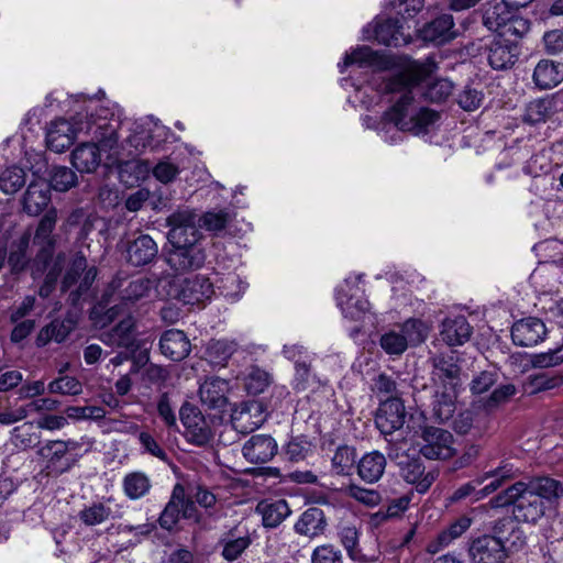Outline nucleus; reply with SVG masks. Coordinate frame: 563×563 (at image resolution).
<instances>
[{"instance_id": "nucleus-46", "label": "nucleus", "mask_w": 563, "mask_h": 563, "mask_svg": "<svg viewBox=\"0 0 563 563\" xmlns=\"http://www.w3.org/2000/svg\"><path fill=\"white\" fill-rule=\"evenodd\" d=\"M73 327L69 321L53 320L48 325L43 328L37 336L38 344H46L48 341L60 343L71 332Z\"/></svg>"}, {"instance_id": "nucleus-20", "label": "nucleus", "mask_w": 563, "mask_h": 563, "mask_svg": "<svg viewBox=\"0 0 563 563\" xmlns=\"http://www.w3.org/2000/svg\"><path fill=\"white\" fill-rule=\"evenodd\" d=\"M243 456L251 463L263 464L277 453L276 441L267 434H255L242 448Z\"/></svg>"}, {"instance_id": "nucleus-40", "label": "nucleus", "mask_w": 563, "mask_h": 563, "mask_svg": "<svg viewBox=\"0 0 563 563\" xmlns=\"http://www.w3.org/2000/svg\"><path fill=\"white\" fill-rule=\"evenodd\" d=\"M236 351V343L227 339L211 340L208 343L206 355L208 361L216 366H224Z\"/></svg>"}, {"instance_id": "nucleus-7", "label": "nucleus", "mask_w": 563, "mask_h": 563, "mask_svg": "<svg viewBox=\"0 0 563 563\" xmlns=\"http://www.w3.org/2000/svg\"><path fill=\"white\" fill-rule=\"evenodd\" d=\"M197 214L191 211L174 213L169 218L172 229L168 239L172 245L192 246L202 245V235L196 227Z\"/></svg>"}, {"instance_id": "nucleus-63", "label": "nucleus", "mask_w": 563, "mask_h": 563, "mask_svg": "<svg viewBox=\"0 0 563 563\" xmlns=\"http://www.w3.org/2000/svg\"><path fill=\"white\" fill-rule=\"evenodd\" d=\"M482 102L483 93L471 87H465L457 96V103L465 111H475Z\"/></svg>"}, {"instance_id": "nucleus-53", "label": "nucleus", "mask_w": 563, "mask_h": 563, "mask_svg": "<svg viewBox=\"0 0 563 563\" xmlns=\"http://www.w3.org/2000/svg\"><path fill=\"white\" fill-rule=\"evenodd\" d=\"M78 132H85L86 134L93 133L95 139L101 143H103L106 146L112 147L118 142L117 133L113 129L109 131V126L107 123L99 124V123H90L87 122V124L84 126L80 124L77 128Z\"/></svg>"}, {"instance_id": "nucleus-45", "label": "nucleus", "mask_w": 563, "mask_h": 563, "mask_svg": "<svg viewBox=\"0 0 563 563\" xmlns=\"http://www.w3.org/2000/svg\"><path fill=\"white\" fill-rule=\"evenodd\" d=\"M25 184V172L19 166H10L0 172V190L7 195L15 194Z\"/></svg>"}, {"instance_id": "nucleus-32", "label": "nucleus", "mask_w": 563, "mask_h": 563, "mask_svg": "<svg viewBox=\"0 0 563 563\" xmlns=\"http://www.w3.org/2000/svg\"><path fill=\"white\" fill-rule=\"evenodd\" d=\"M514 517H504L499 519L493 527L495 536L493 538L500 539L506 547L520 548L525 543L523 532L517 526Z\"/></svg>"}, {"instance_id": "nucleus-44", "label": "nucleus", "mask_w": 563, "mask_h": 563, "mask_svg": "<svg viewBox=\"0 0 563 563\" xmlns=\"http://www.w3.org/2000/svg\"><path fill=\"white\" fill-rule=\"evenodd\" d=\"M137 441L142 454H148L163 463H169L166 449L153 433L143 430L137 434Z\"/></svg>"}, {"instance_id": "nucleus-11", "label": "nucleus", "mask_w": 563, "mask_h": 563, "mask_svg": "<svg viewBox=\"0 0 563 563\" xmlns=\"http://www.w3.org/2000/svg\"><path fill=\"white\" fill-rule=\"evenodd\" d=\"M473 327L463 314H449L439 325V338L448 346H461L470 341Z\"/></svg>"}, {"instance_id": "nucleus-59", "label": "nucleus", "mask_w": 563, "mask_h": 563, "mask_svg": "<svg viewBox=\"0 0 563 563\" xmlns=\"http://www.w3.org/2000/svg\"><path fill=\"white\" fill-rule=\"evenodd\" d=\"M380 346L389 355H400L407 350L408 344L400 331L393 330L382 335Z\"/></svg>"}, {"instance_id": "nucleus-49", "label": "nucleus", "mask_w": 563, "mask_h": 563, "mask_svg": "<svg viewBox=\"0 0 563 563\" xmlns=\"http://www.w3.org/2000/svg\"><path fill=\"white\" fill-rule=\"evenodd\" d=\"M342 492L366 507H376L382 501V496L377 490L365 488L354 483L343 487Z\"/></svg>"}, {"instance_id": "nucleus-35", "label": "nucleus", "mask_w": 563, "mask_h": 563, "mask_svg": "<svg viewBox=\"0 0 563 563\" xmlns=\"http://www.w3.org/2000/svg\"><path fill=\"white\" fill-rule=\"evenodd\" d=\"M517 468L514 467L512 464L504 463L498 466L494 471L485 473V475L481 478L483 482L487 478H493L489 484L483 487L481 490H477L475 500H479L489 494L497 490L506 481L511 479L516 476Z\"/></svg>"}, {"instance_id": "nucleus-24", "label": "nucleus", "mask_w": 563, "mask_h": 563, "mask_svg": "<svg viewBox=\"0 0 563 563\" xmlns=\"http://www.w3.org/2000/svg\"><path fill=\"white\" fill-rule=\"evenodd\" d=\"M386 465V457L379 451L365 453L356 464L357 475L363 482L375 484L383 477Z\"/></svg>"}, {"instance_id": "nucleus-4", "label": "nucleus", "mask_w": 563, "mask_h": 563, "mask_svg": "<svg viewBox=\"0 0 563 563\" xmlns=\"http://www.w3.org/2000/svg\"><path fill=\"white\" fill-rule=\"evenodd\" d=\"M152 287L153 283L148 278L141 277L129 280L120 275L114 276L102 294L100 303L103 306L114 301H119V303L110 307L104 317L109 322L113 321L123 312V308H128L147 297Z\"/></svg>"}, {"instance_id": "nucleus-38", "label": "nucleus", "mask_w": 563, "mask_h": 563, "mask_svg": "<svg viewBox=\"0 0 563 563\" xmlns=\"http://www.w3.org/2000/svg\"><path fill=\"white\" fill-rule=\"evenodd\" d=\"M472 525V519L467 516H462L454 520L446 529L441 531L437 537V545L430 544L428 550L432 553L437 552L440 548L448 547L452 541L460 538Z\"/></svg>"}, {"instance_id": "nucleus-28", "label": "nucleus", "mask_w": 563, "mask_h": 563, "mask_svg": "<svg viewBox=\"0 0 563 563\" xmlns=\"http://www.w3.org/2000/svg\"><path fill=\"white\" fill-rule=\"evenodd\" d=\"M327 527L325 516L322 509L310 507L305 510L295 523V531L301 536L313 538L324 532Z\"/></svg>"}, {"instance_id": "nucleus-9", "label": "nucleus", "mask_w": 563, "mask_h": 563, "mask_svg": "<svg viewBox=\"0 0 563 563\" xmlns=\"http://www.w3.org/2000/svg\"><path fill=\"white\" fill-rule=\"evenodd\" d=\"M406 420V409L398 397H388L379 404L375 416V424L378 430L387 435L402 428Z\"/></svg>"}, {"instance_id": "nucleus-22", "label": "nucleus", "mask_w": 563, "mask_h": 563, "mask_svg": "<svg viewBox=\"0 0 563 563\" xmlns=\"http://www.w3.org/2000/svg\"><path fill=\"white\" fill-rule=\"evenodd\" d=\"M51 202V186L45 179L32 181L23 197V209L30 216L40 214Z\"/></svg>"}, {"instance_id": "nucleus-34", "label": "nucleus", "mask_w": 563, "mask_h": 563, "mask_svg": "<svg viewBox=\"0 0 563 563\" xmlns=\"http://www.w3.org/2000/svg\"><path fill=\"white\" fill-rule=\"evenodd\" d=\"M375 40L386 46H399L406 43L402 25L397 19H387L375 26Z\"/></svg>"}, {"instance_id": "nucleus-31", "label": "nucleus", "mask_w": 563, "mask_h": 563, "mask_svg": "<svg viewBox=\"0 0 563 563\" xmlns=\"http://www.w3.org/2000/svg\"><path fill=\"white\" fill-rule=\"evenodd\" d=\"M30 231H25L12 238L11 241L8 239L7 257L13 272H20L26 266L29 261L26 251L30 245Z\"/></svg>"}, {"instance_id": "nucleus-3", "label": "nucleus", "mask_w": 563, "mask_h": 563, "mask_svg": "<svg viewBox=\"0 0 563 563\" xmlns=\"http://www.w3.org/2000/svg\"><path fill=\"white\" fill-rule=\"evenodd\" d=\"M431 380L434 387L432 409L439 422L452 418L461 386V367L454 355H435L431 360Z\"/></svg>"}, {"instance_id": "nucleus-21", "label": "nucleus", "mask_w": 563, "mask_h": 563, "mask_svg": "<svg viewBox=\"0 0 563 563\" xmlns=\"http://www.w3.org/2000/svg\"><path fill=\"white\" fill-rule=\"evenodd\" d=\"M159 349L166 357L178 362L189 355L191 345L184 331L170 329L162 334Z\"/></svg>"}, {"instance_id": "nucleus-15", "label": "nucleus", "mask_w": 563, "mask_h": 563, "mask_svg": "<svg viewBox=\"0 0 563 563\" xmlns=\"http://www.w3.org/2000/svg\"><path fill=\"white\" fill-rule=\"evenodd\" d=\"M218 543L222 548V558L232 562L244 553L251 545L252 539L249 529L244 525L238 523L223 532Z\"/></svg>"}, {"instance_id": "nucleus-56", "label": "nucleus", "mask_w": 563, "mask_h": 563, "mask_svg": "<svg viewBox=\"0 0 563 563\" xmlns=\"http://www.w3.org/2000/svg\"><path fill=\"white\" fill-rule=\"evenodd\" d=\"M47 389L51 394L77 396L82 393V384L75 377L60 376L52 380Z\"/></svg>"}, {"instance_id": "nucleus-27", "label": "nucleus", "mask_w": 563, "mask_h": 563, "mask_svg": "<svg viewBox=\"0 0 563 563\" xmlns=\"http://www.w3.org/2000/svg\"><path fill=\"white\" fill-rule=\"evenodd\" d=\"M454 21L451 14H442L427 23L421 30L424 41L444 43L455 37Z\"/></svg>"}, {"instance_id": "nucleus-48", "label": "nucleus", "mask_w": 563, "mask_h": 563, "mask_svg": "<svg viewBox=\"0 0 563 563\" xmlns=\"http://www.w3.org/2000/svg\"><path fill=\"white\" fill-rule=\"evenodd\" d=\"M11 442L19 450H27L40 442V435L32 422H25L12 430Z\"/></svg>"}, {"instance_id": "nucleus-64", "label": "nucleus", "mask_w": 563, "mask_h": 563, "mask_svg": "<svg viewBox=\"0 0 563 563\" xmlns=\"http://www.w3.org/2000/svg\"><path fill=\"white\" fill-rule=\"evenodd\" d=\"M178 174V166L170 161H162L153 168L154 177L163 184L173 181Z\"/></svg>"}, {"instance_id": "nucleus-16", "label": "nucleus", "mask_w": 563, "mask_h": 563, "mask_svg": "<svg viewBox=\"0 0 563 563\" xmlns=\"http://www.w3.org/2000/svg\"><path fill=\"white\" fill-rule=\"evenodd\" d=\"M547 335L544 322L536 317L516 321L511 327V339L518 346H533L542 342Z\"/></svg>"}, {"instance_id": "nucleus-62", "label": "nucleus", "mask_w": 563, "mask_h": 563, "mask_svg": "<svg viewBox=\"0 0 563 563\" xmlns=\"http://www.w3.org/2000/svg\"><path fill=\"white\" fill-rule=\"evenodd\" d=\"M229 220V213L223 210H220L206 212L202 217L199 218V223L208 231L218 232L225 228Z\"/></svg>"}, {"instance_id": "nucleus-12", "label": "nucleus", "mask_w": 563, "mask_h": 563, "mask_svg": "<svg viewBox=\"0 0 563 563\" xmlns=\"http://www.w3.org/2000/svg\"><path fill=\"white\" fill-rule=\"evenodd\" d=\"M468 555L471 563H503L506 558V545L500 539L482 536L471 542Z\"/></svg>"}, {"instance_id": "nucleus-30", "label": "nucleus", "mask_w": 563, "mask_h": 563, "mask_svg": "<svg viewBox=\"0 0 563 563\" xmlns=\"http://www.w3.org/2000/svg\"><path fill=\"white\" fill-rule=\"evenodd\" d=\"M256 511L267 528L278 527L291 512L285 499L263 500L258 503Z\"/></svg>"}, {"instance_id": "nucleus-55", "label": "nucleus", "mask_w": 563, "mask_h": 563, "mask_svg": "<svg viewBox=\"0 0 563 563\" xmlns=\"http://www.w3.org/2000/svg\"><path fill=\"white\" fill-rule=\"evenodd\" d=\"M179 489L180 494L184 493L180 486H176L172 499L165 506L163 512L159 516V525L162 528L170 530L178 522L180 518V505L177 503V490Z\"/></svg>"}, {"instance_id": "nucleus-10", "label": "nucleus", "mask_w": 563, "mask_h": 563, "mask_svg": "<svg viewBox=\"0 0 563 563\" xmlns=\"http://www.w3.org/2000/svg\"><path fill=\"white\" fill-rule=\"evenodd\" d=\"M266 420L264 406L261 401L250 400L242 402L231 413L233 428L240 433H251L258 429Z\"/></svg>"}, {"instance_id": "nucleus-51", "label": "nucleus", "mask_w": 563, "mask_h": 563, "mask_svg": "<svg viewBox=\"0 0 563 563\" xmlns=\"http://www.w3.org/2000/svg\"><path fill=\"white\" fill-rule=\"evenodd\" d=\"M112 515V510L103 503H95L79 511V519L86 526H96L107 521Z\"/></svg>"}, {"instance_id": "nucleus-23", "label": "nucleus", "mask_w": 563, "mask_h": 563, "mask_svg": "<svg viewBox=\"0 0 563 563\" xmlns=\"http://www.w3.org/2000/svg\"><path fill=\"white\" fill-rule=\"evenodd\" d=\"M76 131L65 119L53 121L46 133L47 147L56 153H63L74 143Z\"/></svg>"}, {"instance_id": "nucleus-57", "label": "nucleus", "mask_w": 563, "mask_h": 563, "mask_svg": "<svg viewBox=\"0 0 563 563\" xmlns=\"http://www.w3.org/2000/svg\"><path fill=\"white\" fill-rule=\"evenodd\" d=\"M269 384V374L260 367H252L245 377V388L253 395L263 393Z\"/></svg>"}, {"instance_id": "nucleus-1", "label": "nucleus", "mask_w": 563, "mask_h": 563, "mask_svg": "<svg viewBox=\"0 0 563 563\" xmlns=\"http://www.w3.org/2000/svg\"><path fill=\"white\" fill-rule=\"evenodd\" d=\"M435 69V62L432 58H427L423 62H411L404 71L395 75L388 81L387 89L390 92H399L400 97L385 112L384 119L401 131L415 134L426 133L438 121L439 113L429 108L418 107L415 95L421 92L426 100L442 102L453 91L452 81L444 78L428 84L423 90L419 88L420 84Z\"/></svg>"}, {"instance_id": "nucleus-13", "label": "nucleus", "mask_w": 563, "mask_h": 563, "mask_svg": "<svg viewBox=\"0 0 563 563\" xmlns=\"http://www.w3.org/2000/svg\"><path fill=\"white\" fill-rule=\"evenodd\" d=\"M230 382L217 376L205 379L198 394L200 402L207 409L224 411L229 405Z\"/></svg>"}, {"instance_id": "nucleus-54", "label": "nucleus", "mask_w": 563, "mask_h": 563, "mask_svg": "<svg viewBox=\"0 0 563 563\" xmlns=\"http://www.w3.org/2000/svg\"><path fill=\"white\" fill-rule=\"evenodd\" d=\"M77 183V175L66 166H55L51 175V188L57 191H67Z\"/></svg>"}, {"instance_id": "nucleus-43", "label": "nucleus", "mask_w": 563, "mask_h": 563, "mask_svg": "<svg viewBox=\"0 0 563 563\" xmlns=\"http://www.w3.org/2000/svg\"><path fill=\"white\" fill-rule=\"evenodd\" d=\"M336 300L345 318L358 320L369 309V302L366 299L346 297L343 290H338Z\"/></svg>"}, {"instance_id": "nucleus-33", "label": "nucleus", "mask_w": 563, "mask_h": 563, "mask_svg": "<svg viewBox=\"0 0 563 563\" xmlns=\"http://www.w3.org/2000/svg\"><path fill=\"white\" fill-rule=\"evenodd\" d=\"M57 221V212L55 209H49L41 219L35 234L34 244L41 247L42 252L51 253L55 246V238L53 231Z\"/></svg>"}, {"instance_id": "nucleus-42", "label": "nucleus", "mask_w": 563, "mask_h": 563, "mask_svg": "<svg viewBox=\"0 0 563 563\" xmlns=\"http://www.w3.org/2000/svg\"><path fill=\"white\" fill-rule=\"evenodd\" d=\"M530 30L529 20L514 14L512 18L505 23L500 30H497L495 37L504 40H512L519 44V40L522 38Z\"/></svg>"}, {"instance_id": "nucleus-2", "label": "nucleus", "mask_w": 563, "mask_h": 563, "mask_svg": "<svg viewBox=\"0 0 563 563\" xmlns=\"http://www.w3.org/2000/svg\"><path fill=\"white\" fill-rule=\"evenodd\" d=\"M563 494L560 482L550 477H534L517 482L490 499L493 507L512 505L518 522L537 523L544 516V501L554 503Z\"/></svg>"}, {"instance_id": "nucleus-60", "label": "nucleus", "mask_w": 563, "mask_h": 563, "mask_svg": "<svg viewBox=\"0 0 563 563\" xmlns=\"http://www.w3.org/2000/svg\"><path fill=\"white\" fill-rule=\"evenodd\" d=\"M311 563H343V555L335 545L322 544L312 551Z\"/></svg>"}, {"instance_id": "nucleus-50", "label": "nucleus", "mask_w": 563, "mask_h": 563, "mask_svg": "<svg viewBox=\"0 0 563 563\" xmlns=\"http://www.w3.org/2000/svg\"><path fill=\"white\" fill-rule=\"evenodd\" d=\"M552 101L547 98L532 100L526 107L525 121L530 124L544 122L552 112Z\"/></svg>"}, {"instance_id": "nucleus-41", "label": "nucleus", "mask_w": 563, "mask_h": 563, "mask_svg": "<svg viewBox=\"0 0 563 563\" xmlns=\"http://www.w3.org/2000/svg\"><path fill=\"white\" fill-rule=\"evenodd\" d=\"M510 8L512 7L507 4L504 0L499 3L489 5L483 15L484 25L494 33L497 30H500V27L515 14Z\"/></svg>"}, {"instance_id": "nucleus-8", "label": "nucleus", "mask_w": 563, "mask_h": 563, "mask_svg": "<svg viewBox=\"0 0 563 563\" xmlns=\"http://www.w3.org/2000/svg\"><path fill=\"white\" fill-rule=\"evenodd\" d=\"M451 432L429 427L423 430L420 453L429 460H448L455 454Z\"/></svg>"}, {"instance_id": "nucleus-5", "label": "nucleus", "mask_w": 563, "mask_h": 563, "mask_svg": "<svg viewBox=\"0 0 563 563\" xmlns=\"http://www.w3.org/2000/svg\"><path fill=\"white\" fill-rule=\"evenodd\" d=\"M80 443L75 440H48L37 450V455L45 462L48 474L68 472L77 462L71 452L77 451Z\"/></svg>"}, {"instance_id": "nucleus-26", "label": "nucleus", "mask_w": 563, "mask_h": 563, "mask_svg": "<svg viewBox=\"0 0 563 563\" xmlns=\"http://www.w3.org/2000/svg\"><path fill=\"white\" fill-rule=\"evenodd\" d=\"M532 79L541 90L554 88L563 80V64L541 59L534 67Z\"/></svg>"}, {"instance_id": "nucleus-52", "label": "nucleus", "mask_w": 563, "mask_h": 563, "mask_svg": "<svg viewBox=\"0 0 563 563\" xmlns=\"http://www.w3.org/2000/svg\"><path fill=\"white\" fill-rule=\"evenodd\" d=\"M400 333L404 335L408 345H418L422 343L428 334V328L419 319H409L400 327Z\"/></svg>"}, {"instance_id": "nucleus-17", "label": "nucleus", "mask_w": 563, "mask_h": 563, "mask_svg": "<svg viewBox=\"0 0 563 563\" xmlns=\"http://www.w3.org/2000/svg\"><path fill=\"white\" fill-rule=\"evenodd\" d=\"M520 55L519 44L512 40L494 36L487 46V60L492 68L501 70L516 64Z\"/></svg>"}, {"instance_id": "nucleus-6", "label": "nucleus", "mask_w": 563, "mask_h": 563, "mask_svg": "<svg viewBox=\"0 0 563 563\" xmlns=\"http://www.w3.org/2000/svg\"><path fill=\"white\" fill-rule=\"evenodd\" d=\"M180 421L184 426L185 439L197 446H205L212 440V431L200 410L190 404L181 406Z\"/></svg>"}, {"instance_id": "nucleus-61", "label": "nucleus", "mask_w": 563, "mask_h": 563, "mask_svg": "<svg viewBox=\"0 0 563 563\" xmlns=\"http://www.w3.org/2000/svg\"><path fill=\"white\" fill-rule=\"evenodd\" d=\"M87 268V260L84 255L77 254L71 262L70 267L66 272L63 282V290L71 288L80 278L81 273Z\"/></svg>"}, {"instance_id": "nucleus-29", "label": "nucleus", "mask_w": 563, "mask_h": 563, "mask_svg": "<svg viewBox=\"0 0 563 563\" xmlns=\"http://www.w3.org/2000/svg\"><path fill=\"white\" fill-rule=\"evenodd\" d=\"M100 162V151L95 143H82L71 153V163L80 173L95 172Z\"/></svg>"}, {"instance_id": "nucleus-58", "label": "nucleus", "mask_w": 563, "mask_h": 563, "mask_svg": "<svg viewBox=\"0 0 563 563\" xmlns=\"http://www.w3.org/2000/svg\"><path fill=\"white\" fill-rule=\"evenodd\" d=\"M339 536L349 556L352 560H358L362 556L358 548V530L354 526H344L341 528Z\"/></svg>"}, {"instance_id": "nucleus-25", "label": "nucleus", "mask_w": 563, "mask_h": 563, "mask_svg": "<svg viewBox=\"0 0 563 563\" xmlns=\"http://www.w3.org/2000/svg\"><path fill=\"white\" fill-rule=\"evenodd\" d=\"M157 244L147 234L136 238L126 249L128 262L136 267L150 264L157 256Z\"/></svg>"}, {"instance_id": "nucleus-47", "label": "nucleus", "mask_w": 563, "mask_h": 563, "mask_svg": "<svg viewBox=\"0 0 563 563\" xmlns=\"http://www.w3.org/2000/svg\"><path fill=\"white\" fill-rule=\"evenodd\" d=\"M531 393H541L559 388L563 385V374L559 372H541L530 376Z\"/></svg>"}, {"instance_id": "nucleus-14", "label": "nucleus", "mask_w": 563, "mask_h": 563, "mask_svg": "<svg viewBox=\"0 0 563 563\" xmlns=\"http://www.w3.org/2000/svg\"><path fill=\"white\" fill-rule=\"evenodd\" d=\"M213 285L205 275L184 278L177 286L176 297L185 305H198L211 298Z\"/></svg>"}, {"instance_id": "nucleus-19", "label": "nucleus", "mask_w": 563, "mask_h": 563, "mask_svg": "<svg viewBox=\"0 0 563 563\" xmlns=\"http://www.w3.org/2000/svg\"><path fill=\"white\" fill-rule=\"evenodd\" d=\"M400 476L416 487L420 494H424L437 479L439 473L435 470L426 472V467L419 459L400 462Z\"/></svg>"}, {"instance_id": "nucleus-39", "label": "nucleus", "mask_w": 563, "mask_h": 563, "mask_svg": "<svg viewBox=\"0 0 563 563\" xmlns=\"http://www.w3.org/2000/svg\"><path fill=\"white\" fill-rule=\"evenodd\" d=\"M356 450L349 445H340L332 456L331 467L334 474L350 476L356 467Z\"/></svg>"}, {"instance_id": "nucleus-18", "label": "nucleus", "mask_w": 563, "mask_h": 563, "mask_svg": "<svg viewBox=\"0 0 563 563\" xmlns=\"http://www.w3.org/2000/svg\"><path fill=\"white\" fill-rule=\"evenodd\" d=\"M206 261L203 245L177 246L167 256V264L176 272H186L202 267Z\"/></svg>"}, {"instance_id": "nucleus-37", "label": "nucleus", "mask_w": 563, "mask_h": 563, "mask_svg": "<svg viewBox=\"0 0 563 563\" xmlns=\"http://www.w3.org/2000/svg\"><path fill=\"white\" fill-rule=\"evenodd\" d=\"M124 494L132 500L140 499L148 494L152 487L150 477L143 472H131L122 482Z\"/></svg>"}, {"instance_id": "nucleus-36", "label": "nucleus", "mask_w": 563, "mask_h": 563, "mask_svg": "<svg viewBox=\"0 0 563 563\" xmlns=\"http://www.w3.org/2000/svg\"><path fill=\"white\" fill-rule=\"evenodd\" d=\"M134 318L126 316L108 333L102 334V341L115 346H129L133 340Z\"/></svg>"}]
</instances>
